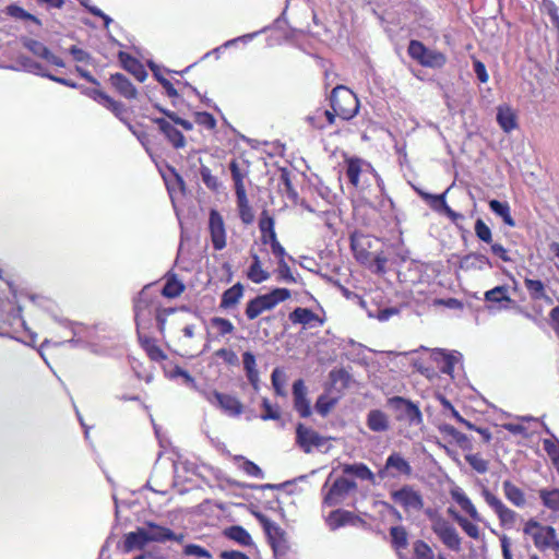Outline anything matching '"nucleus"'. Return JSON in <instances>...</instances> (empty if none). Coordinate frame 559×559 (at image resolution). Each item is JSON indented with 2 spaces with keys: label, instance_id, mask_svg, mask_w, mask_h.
<instances>
[{
  "label": "nucleus",
  "instance_id": "obj_1",
  "mask_svg": "<svg viewBox=\"0 0 559 559\" xmlns=\"http://www.w3.org/2000/svg\"><path fill=\"white\" fill-rule=\"evenodd\" d=\"M183 536H177L171 530L159 526L154 523H148L145 527H139L135 532H130L124 535L118 548L123 554H129L134 550H142L150 543H164L166 540H182Z\"/></svg>",
  "mask_w": 559,
  "mask_h": 559
},
{
  "label": "nucleus",
  "instance_id": "obj_2",
  "mask_svg": "<svg viewBox=\"0 0 559 559\" xmlns=\"http://www.w3.org/2000/svg\"><path fill=\"white\" fill-rule=\"evenodd\" d=\"M330 104L337 117L343 120L352 119L359 109L357 96L343 85H337L332 90Z\"/></svg>",
  "mask_w": 559,
  "mask_h": 559
},
{
  "label": "nucleus",
  "instance_id": "obj_3",
  "mask_svg": "<svg viewBox=\"0 0 559 559\" xmlns=\"http://www.w3.org/2000/svg\"><path fill=\"white\" fill-rule=\"evenodd\" d=\"M407 52L412 59L426 68L440 69L447 63V56L443 52L429 49L419 40H411Z\"/></svg>",
  "mask_w": 559,
  "mask_h": 559
},
{
  "label": "nucleus",
  "instance_id": "obj_4",
  "mask_svg": "<svg viewBox=\"0 0 559 559\" xmlns=\"http://www.w3.org/2000/svg\"><path fill=\"white\" fill-rule=\"evenodd\" d=\"M254 516L262 525L274 555L285 556L289 548L285 531L261 512H254Z\"/></svg>",
  "mask_w": 559,
  "mask_h": 559
},
{
  "label": "nucleus",
  "instance_id": "obj_5",
  "mask_svg": "<svg viewBox=\"0 0 559 559\" xmlns=\"http://www.w3.org/2000/svg\"><path fill=\"white\" fill-rule=\"evenodd\" d=\"M431 530L448 549L455 552L461 551L462 538L450 521L441 515H433L431 518Z\"/></svg>",
  "mask_w": 559,
  "mask_h": 559
},
{
  "label": "nucleus",
  "instance_id": "obj_6",
  "mask_svg": "<svg viewBox=\"0 0 559 559\" xmlns=\"http://www.w3.org/2000/svg\"><path fill=\"white\" fill-rule=\"evenodd\" d=\"M328 484L329 479L323 485L322 491L323 503L329 507H334L342 503L348 497V495L357 488V484L354 480L345 477H338L335 479L331 487L325 491Z\"/></svg>",
  "mask_w": 559,
  "mask_h": 559
},
{
  "label": "nucleus",
  "instance_id": "obj_7",
  "mask_svg": "<svg viewBox=\"0 0 559 559\" xmlns=\"http://www.w3.org/2000/svg\"><path fill=\"white\" fill-rule=\"evenodd\" d=\"M523 533L532 538L537 550L544 552L548 550L551 536L554 537L557 532L550 525H544L536 519H530L524 524Z\"/></svg>",
  "mask_w": 559,
  "mask_h": 559
},
{
  "label": "nucleus",
  "instance_id": "obj_8",
  "mask_svg": "<svg viewBox=\"0 0 559 559\" xmlns=\"http://www.w3.org/2000/svg\"><path fill=\"white\" fill-rule=\"evenodd\" d=\"M388 407L396 414L397 420H406L409 425H420L423 423V415L420 409L412 401L402 396H393L386 401Z\"/></svg>",
  "mask_w": 559,
  "mask_h": 559
},
{
  "label": "nucleus",
  "instance_id": "obj_9",
  "mask_svg": "<svg viewBox=\"0 0 559 559\" xmlns=\"http://www.w3.org/2000/svg\"><path fill=\"white\" fill-rule=\"evenodd\" d=\"M200 393L210 404L221 408L229 416L236 417L242 414L243 406L241 402L233 395L216 390H202Z\"/></svg>",
  "mask_w": 559,
  "mask_h": 559
},
{
  "label": "nucleus",
  "instance_id": "obj_10",
  "mask_svg": "<svg viewBox=\"0 0 559 559\" xmlns=\"http://www.w3.org/2000/svg\"><path fill=\"white\" fill-rule=\"evenodd\" d=\"M413 468L408 461H406L400 452H392L385 461L383 468L378 472L381 479L397 478L401 475L411 476Z\"/></svg>",
  "mask_w": 559,
  "mask_h": 559
},
{
  "label": "nucleus",
  "instance_id": "obj_11",
  "mask_svg": "<svg viewBox=\"0 0 559 559\" xmlns=\"http://www.w3.org/2000/svg\"><path fill=\"white\" fill-rule=\"evenodd\" d=\"M392 499L401 504L405 511H420L424 508V499L419 491L409 485H404L391 493Z\"/></svg>",
  "mask_w": 559,
  "mask_h": 559
},
{
  "label": "nucleus",
  "instance_id": "obj_12",
  "mask_svg": "<svg viewBox=\"0 0 559 559\" xmlns=\"http://www.w3.org/2000/svg\"><path fill=\"white\" fill-rule=\"evenodd\" d=\"M328 442V438L319 435L316 430L298 424L296 427V443L305 453H310L313 448H321Z\"/></svg>",
  "mask_w": 559,
  "mask_h": 559
},
{
  "label": "nucleus",
  "instance_id": "obj_13",
  "mask_svg": "<svg viewBox=\"0 0 559 559\" xmlns=\"http://www.w3.org/2000/svg\"><path fill=\"white\" fill-rule=\"evenodd\" d=\"M209 230L213 248L217 251L226 247V229L222 215L216 210H211L209 215Z\"/></svg>",
  "mask_w": 559,
  "mask_h": 559
},
{
  "label": "nucleus",
  "instance_id": "obj_14",
  "mask_svg": "<svg viewBox=\"0 0 559 559\" xmlns=\"http://www.w3.org/2000/svg\"><path fill=\"white\" fill-rule=\"evenodd\" d=\"M152 285H146L140 293L136 299L134 300V321L136 324L138 331L141 326H144L147 322L151 320L152 310L151 305L152 302H144V296L148 294V290H151Z\"/></svg>",
  "mask_w": 559,
  "mask_h": 559
},
{
  "label": "nucleus",
  "instance_id": "obj_15",
  "mask_svg": "<svg viewBox=\"0 0 559 559\" xmlns=\"http://www.w3.org/2000/svg\"><path fill=\"white\" fill-rule=\"evenodd\" d=\"M326 525L331 531H336L346 525H357L364 521L347 510L337 509L332 511L325 519Z\"/></svg>",
  "mask_w": 559,
  "mask_h": 559
},
{
  "label": "nucleus",
  "instance_id": "obj_16",
  "mask_svg": "<svg viewBox=\"0 0 559 559\" xmlns=\"http://www.w3.org/2000/svg\"><path fill=\"white\" fill-rule=\"evenodd\" d=\"M294 407L302 418L311 415L310 401L307 399V388L301 379L293 384Z\"/></svg>",
  "mask_w": 559,
  "mask_h": 559
},
{
  "label": "nucleus",
  "instance_id": "obj_17",
  "mask_svg": "<svg viewBox=\"0 0 559 559\" xmlns=\"http://www.w3.org/2000/svg\"><path fill=\"white\" fill-rule=\"evenodd\" d=\"M158 126L159 131L165 135L167 141L175 148H182L186 145V139L181 131H179L170 121L164 118L152 119Z\"/></svg>",
  "mask_w": 559,
  "mask_h": 559
},
{
  "label": "nucleus",
  "instance_id": "obj_18",
  "mask_svg": "<svg viewBox=\"0 0 559 559\" xmlns=\"http://www.w3.org/2000/svg\"><path fill=\"white\" fill-rule=\"evenodd\" d=\"M460 267L465 271H484L486 269H491L492 263L486 254L480 252H471L461 259Z\"/></svg>",
  "mask_w": 559,
  "mask_h": 559
},
{
  "label": "nucleus",
  "instance_id": "obj_19",
  "mask_svg": "<svg viewBox=\"0 0 559 559\" xmlns=\"http://www.w3.org/2000/svg\"><path fill=\"white\" fill-rule=\"evenodd\" d=\"M367 170L370 173L374 171V169L372 168V166L370 164L365 163L360 158L353 157V158L347 159V162H346V176H347L349 182L354 187H358L359 175Z\"/></svg>",
  "mask_w": 559,
  "mask_h": 559
},
{
  "label": "nucleus",
  "instance_id": "obj_20",
  "mask_svg": "<svg viewBox=\"0 0 559 559\" xmlns=\"http://www.w3.org/2000/svg\"><path fill=\"white\" fill-rule=\"evenodd\" d=\"M110 83L116 91L128 99H133L138 95V91L130 80L121 73H115L110 75Z\"/></svg>",
  "mask_w": 559,
  "mask_h": 559
},
{
  "label": "nucleus",
  "instance_id": "obj_21",
  "mask_svg": "<svg viewBox=\"0 0 559 559\" xmlns=\"http://www.w3.org/2000/svg\"><path fill=\"white\" fill-rule=\"evenodd\" d=\"M118 57L123 69L133 74L136 80L143 82L146 79L147 73L144 67L135 58L123 51H120Z\"/></svg>",
  "mask_w": 559,
  "mask_h": 559
},
{
  "label": "nucleus",
  "instance_id": "obj_22",
  "mask_svg": "<svg viewBox=\"0 0 559 559\" xmlns=\"http://www.w3.org/2000/svg\"><path fill=\"white\" fill-rule=\"evenodd\" d=\"M485 300L492 304H499L500 309H507L509 304L513 300L509 296V288L507 285L496 286L485 293Z\"/></svg>",
  "mask_w": 559,
  "mask_h": 559
},
{
  "label": "nucleus",
  "instance_id": "obj_23",
  "mask_svg": "<svg viewBox=\"0 0 559 559\" xmlns=\"http://www.w3.org/2000/svg\"><path fill=\"white\" fill-rule=\"evenodd\" d=\"M367 427L373 432H384L390 428L388 415L380 409H371L367 415Z\"/></svg>",
  "mask_w": 559,
  "mask_h": 559
},
{
  "label": "nucleus",
  "instance_id": "obj_24",
  "mask_svg": "<svg viewBox=\"0 0 559 559\" xmlns=\"http://www.w3.org/2000/svg\"><path fill=\"white\" fill-rule=\"evenodd\" d=\"M497 122L507 133L518 128L516 115L509 106H499L497 108Z\"/></svg>",
  "mask_w": 559,
  "mask_h": 559
},
{
  "label": "nucleus",
  "instance_id": "obj_25",
  "mask_svg": "<svg viewBox=\"0 0 559 559\" xmlns=\"http://www.w3.org/2000/svg\"><path fill=\"white\" fill-rule=\"evenodd\" d=\"M288 318L292 323L301 324L304 326H311L313 322L322 324V321L319 319L318 314L308 308L297 307L289 313Z\"/></svg>",
  "mask_w": 559,
  "mask_h": 559
},
{
  "label": "nucleus",
  "instance_id": "obj_26",
  "mask_svg": "<svg viewBox=\"0 0 559 559\" xmlns=\"http://www.w3.org/2000/svg\"><path fill=\"white\" fill-rule=\"evenodd\" d=\"M432 357L442 373L452 376L454 365L459 361V358L455 355L449 354L443 349H436L432 353Z\"/></svg>",
  "mask_w": 559,
  "mask_h": 559
},
{
  "label": "nucleus",
  "instance_id": "obj_27",
  "mask_svg": "<svg viewBox=\"0 0 559 559\" xmlns=\"http://www.w3.org/2000/svg\"><path fill=\"white\" fill-rule=\"evenodd\" d=\"M242 364L249 383L255 391H258L260 378L257 369L255 356L251 352H245L242 354Z\"/></svg>",
  "mask_w": 559,
  "mask_h": 559
},
{
  "label": "nucleus",
  "instance_id": "obj_28",
  "mask_svg": "<svg viewBox=\"0 0 559 559\" xmlns=\"http://www.w3.org/2000/svg\"><path fill=\"white\" fill-rule=\"evenodd\" d=\"M502 489L504 497L516 508H523L526 504L524 491L515 486L511 480H504L502 483Z\"/></svg>",
  "mask_w": 559,
  "mask_h": 559
},
{
  "label": "nucleus",
  "instance_id": "obj_29",
  "mask_svg": "<svg viewBox=\"0 0 559 559\" xmlns=\"http://www.w3.org/2000/svg\"><path fill=\"white\" fill-rule=\"evenodd\" d=\"M229 170L235 186L236 197L246 195L245 178L248 176V169L241 168L236 159L229 164Z\"/></svg>",
  "mask_w": 559,
  "mask_h": 559
},
{
  "label": "nucleus",
  "instance_id": "obj_30",
  "mask_svg": "<svg viewBox=\"0 0 559 559\" xmlns=\"http://www.w3.org/2000/svg\"><path fill=\"white\" fill-rule=\"evenodd\" d=\"M242 296L243 286L241 283H236L223 293L219 307L223 309H230L238 305Z\"/></svg>",
  "mask_w": 559,
  "mask_h": 559
},
{
  "label": "nucleus",
  "instance_id": "obj_31",
  "mask_svg": "<svg viewBox=\"0 0 559 559\" xmlns=\"http://www.w3.org/2000/svg\"><path fill=\"white\" fill-rule=\"evenodd\" d=\"M56 321L66 329H68L72 334V337L66 340L64 342H62V344H70L72 346H76L79 343L82 342V336L84 335V332L86 330V328L82 323L72 322L67 319H56Z\"/></svg>",
  "mask_w": 559,
  "mask_h": 559
},
{
  "label": "nucleus",
  "instance_id": "obj_32",
  "mask_svg": "<svg viewBox=\"0 0 559 559\" xmlns=\"http://www.w3.org/2000/svg\"><path fill=\"white\" fill-rule=\"evenodd\" d=\"M290 290L287 288L277 287L271 292L260 295L269 310L274 309L280 302L290 298Z\"/></svg>",
  "mask_w": 559,
  "mask_h": 559
},
{
  "label": "nucleus",
  "instance_id": "obj_33",
  "mask_svg": "<svg viewBox=\"0 0 559 559\" xmlns=\"http://www.w3.org/2000/svg\"><path fill=\"white\" fill-rule=\"evenodd\" d=\"M224 535L241 546L249 547L253 545L250 534L240 525H233L224 531Z\"/></svg>",
  "mask_w": 559,
  "mask_h": 559
},
{
  "label": "nucleus",
  "instance_id": "obj_34",
  "mask_svg": "<svg viewBox=\"0 0 559 559\" xmlns=\"http://www.w3.org/2000/svg\"><path fill=\"white\" fill-rule=\"evenodd\" d=\"M251 258L252 263L247 271V276L251 282L260 284L266 281L270 274L262 269L260 258L257 253L251 252Z\"/></svg>",
  "mask_w": 559,
  "mask_h": 559
},
{
  "label": "nucleus",
  "instance_id": "obj_35",
  "mask_svg": "<svg viewBox=\"0 0 559 559\" xmlns=\"http://www.w3.org/2000/svg\"><path fill=\"white\" fill-rule=\"evenodd\" d=\"M489 209L499 217L502 218L503 223L510 227L515 226V221L511 216L510 205L508 202H501L499 200L489 201Z\"/></svg>",
  "mask_w": 559,
  "mask_h": 559
},
{
  "label": "nucleus",
  "instance_id": "obj_36",
  "mask_svg": "<svg viewBox=\"0 0 559 559\" xmlns=\"http://www.w3.org/2000/svg\"><path fill=\"white\" fill-rule=\"evenodd\" d=\"M538 496H539L542 503L545 508H547L554 512H559V489L558 488L539 489Z\"/></svg>",
  "mask_w": 559,
  "mask_h": 559
},
{
  "label": "nucleus",
  "instance_id": "obj_37",
  "mask_svg": "<svg viewBox=\"0 0 559 559\" xmlns=\"http://www.w3.org/2000/svg\"><path fill=\"white\" fill-rule=\"evenodd\" d=\"M448 511H449V513L453 514V518L456 521V523L461 526V528L471 538H474V539H479L480 538V531H479V527L476 524L472 523L466 518L462 516L461 514H459L457 512H455L451 508Z\"/></svg>",
  "mask_w": 559,
  "mask_h": 559
},
{
  "label": "nucleus",
  "instance_id": "obj_38",
  "mask_svg": "<svg viewBox=\"0 0 559 559\" xmlns=\"http://www.w3.org/2000/svg\"><path fill=\"white\" fill-rule=\"evenodd\" d=\"M343 471L345 474L354 475L362 480L374 481L373 473L364 463L347 464L344 466Z\"/></svg>",
  "mask_w": 559,
  "mask_h": 559
},
{
  "label": "nucleus",
  "instance_id": "obj_39",
  "mask_svg": "<svg viewBox=\"0 0 559 559\" xmlns=\"http://www.w3.org/2000/svg\"><path fill=\"white\" fill-rule=\"evenodd\" d=\"M267 307L265 302L262 300L261 296L252 298L247 302L245 313L249 320L257 319L262 312L267 311Z\"/></svg>",
  "mask_w": 559,
  "mask_h": 559
},
{
  "label": "nucleus",
  "instance_id": "obj_40",
  "mask_svg": "<svg viewBox=\"0 0 559 559\" xmlns=\"http://www.w3.org/2000/svg\"><path fill=\"white\" fill-rule=\"evenodd\" d=\"M7 13L13 19L22 20V21H31L34 23L37 27L41 26V22L33 14L25 11L23 8L11 4L7 8Z\"/></svg>",
  "mask_w": 559,
  "mask_h": 559
},
{
  "label": "nucleus",
  "instance_id": "obj_41",
  "mask_svg": "<svg viewBox=\"0 0 559 559\" xmlns=\"http://www.w3.org/2000/svg\"><path fill=\"white\" fill-rule=\"evenodd\" d=\"M185 290V285L174 275L165 283L162 295L167 298H176Z\"/></svg>",
  "mask_w": 559,
  "mask_h": 559
},
{
  "label": "nucleus",
  "instance_id": "obj_42",
  "mask_svg": "<svg viewBox=\"0 0 559 559\" xmlns=\"http://www.w3.org/2000/svg\"><path fill=\"white\" fill-rule=\"evenodd\" d=\"M237 198V206L239 211V217L245 224H251L254 219L252 209L249 204V200L246 195H239Z\"/></svg>",
  "mask_w": 559,
  "mask_h": 559
},
{
  "label": "nucleus",
  "instance_id": "obj_43",
  "mask_svg": "<svg viewBox=\"0 0 559 559\" xmlns=\"http://www.w3.org/2000/svg\"><path fill=\"white\" fill-rule=\"evenodd\" d=\"M392 546L395 549H404L407 547V532L403 526H393L390 528Z\"/></svg>",
  "mask_w": 559,
  "mask_h": 559
},
{
  "label": "nucleus",
  "instance_id": "obj_44",
  "mask_svg": "<svg viewBox=\"0 0 559 559\" xmlns=\"http://www.w3.org/2000/svg\"><path fill=\"white\" fill-rule=\"evenodd\" d=\"M453 497L455 501L459 503V506L462 508V510H464L473 520H480V516L475 506L465 493H454Z\"/></svg>",
  "mask_w": 559,
  "mask_h": 559
},
{
  "label": "nucleus",
  "instance_id": "obj_45",
  "mask_svg": "<svg viewBox=\"0 0 559 559\" xmlns=\"http://www.w3.org/2000/svg\"><path fill=\"white\" fill-rule=\"evenodd\" d=\"M543 448L552 461L558 474H559V441L557 439H544Z\"/></svg>",
  "mask_w": 559,
  "mask_h": 559
},
{
  "label": "nucleus",
  "instance_id": "obj_46",
  "mask_svg": "<svg viewBox=\"0 0 559 559\" xmlns=\"http://www.w3.org/2000/svg\"><path fill=\"white\" fill-rule=\"evenodd\" d=\"M200 176L207 189L214 192L218 191L221 182L216 176L212 175L211 169L207 166L201 165Z\"/></svg>",
  "mask_w": 559,
  "mask_h": 559
},
{
  "label": "nucleus",
  "instance_id": "obj_47",
  "mask_svg": "<svg viewBox=\"0 0 559 559\" xmlns=\"http://www.w3.org/2000/svg\"><path fill=\"white\" fill-rule=\"evenodd\" d=\"M210 323L213 328L217 329L219 336L231 334L235 330L234 324L228 319L222 317L211 318Z\"/></svg>",
  "mask_w": 559,
  "mask_h": 559
},
{
  "label": "nucleus",
  "instance_id": "obj_48",
  "mask_svg": "<svg viewBox=\"0 0 559 559\" xmlns=\"http://www.w3.org/2000/svg\"><path fill=\"white\" fill-rule=\"evenodd\" d=\"M23 45L25 48H27L32 53H34L35 56L39 57V58H43V59H47L50 50L40 41L36 40V39H25L23 41Z\"/></svg>",
  "mask_w": 559,
  "mask_h": 559
},
{
  "label": "nucleus",
  "instance_id": "obj_49",
  "mask_svg": "<svg viewBox=\"0 0 559 559\" xmlns=\"http://www.w3.org/2000/svg\"><path fill=\"white\" fill-rule=\"evenodd\" d=\"M21 66L25 71L43 78H47V74H49L41 63L27 57L21 58Z\"/></svg>",
  "mask_w": 559,
  "mask_h": 559
},
{
  "label": "nucleus",
  "instance_id": "obj_50",
  "mask_svg": "<svg viewBox=\"0 0 559 559\" xmlns=\"http://www.w3.org/2000/svg\"><path fill=\"white\" fill-rule=\"evenodd\" d=\"M525 287L533 299H542L545 297V286L539 280L525 278Z\"/></svg>",
  "mask_w": 559,
  "mask_h": 559
},
{
  "label": "nucleus",
  "instance_id": "obj_51",
  "mask_svg": "<svg viewBox=\"0 0 559 559\" xmlns=\"http://www.w3.org/2000/svg\"><path fill=\"white\" fill-rule=\"evenodd\" d=\"M502 526L512 527L518 520V513L506 504L496 513Z\"/></svg>",
  "mask_w": 559,
  "mask_h": 559
},
{
  "label": "nucleus",
  "instance_id": "obj_52",
  "mask_svg": "<svg viewBox=\"0 0 559 559\" xmlns=\"http://www.w3.org/2000/svg\"><path fill=\"white\" fill-rule=\"evenodd\" d=\"M465 461L479 474H485L488 471L489 463L479 453L466 454Z\"/></svg>",
  "mask_w": 559,
  "mask_h": 559
},
{
  "label": "nucleus",
  "instance_id": "obj_53",
  "mask_svg": "<svg viewBox=\"0 0 559 559\" xmlns=\"http://www.w3.org/2000/svg\"><path fill=\"white\" fill-rule=\"evenodd\" d=\"M449 191V189L441 193V194H426L425 195V201L429 204V206L438 212V213H442L443 210L447 207V201H445V194L447 192Z\"/></svg>",
  "mask_w": 559,
  "mask_h": 559
},
{
  "label": "nucleus",
  "instance_id": "obj_54",
  "mask_svg": "<svg viewBox=\"0 0 559 559\" xmlns=\"http://www.w3.org/2000/svg\"><path fill=\"white\" fill-rule=\"evenodd\" d=\"M155 108L163 112L173 123L182 127L185 130L190 131L193 129V123L189 120L180 118L176 112L165 109L159 105H155Z\"/></svg>",
  "mask_w": 559,
  "mask_h": 559
},
{
  "label": "nucleus",
  "instance_id": "obj_55",
  "mask_svg": "<svg viewBox=\"0 0 559 559\" xmlns=\"http://www.w3.org/2000/svg\"><path fill=\"white\" fill-rule=\"evenodd\" d=\"M274 224L275 223H274L273 217L270 216L266 211H263L261 214L260 221H259V228L262 234V242L265 245L269 242V240L266 238V233L275 230Z\"/></svg>",
  "mask_w": 559,
  "mask_h": 559
},
{
  "label": "nucleus",
  "instance_id": "obj_56",
  "mask_svg": "<svg viewBox=\"0 0 559 559\" xmlns=\"http://www.w3.org/2000/svg\"><path fill=\"white\" fill-rule=\"evenodd\" d=\"M414 558L415 559H435V554L431 547L424 540H416L414 543Z\"/></svg>",
  "mask_w": 559,
  "mask_h": 559
},
{
  "label": "nucleus",
  "instance_id": "obj_57",
  "mask_svg": "<svg viewBox=\"0 0 559 559\" xmlns=\"http://www.w3.org/2000/svg\"><path fill=\"white\" fill-rule=\"evenodd\" d=\"M474 229H475V234L479 240H481L483 242H486V243L492 242L491 229L488 227V225L481 218H478L475 222Z\"/></svg>",
  "mask_w": 559,
  "mask_h": 559
},
{
  "label": "nucleus",
  "instance_id": "obj_58",
  "mask_svg": "<svg viewBox=\"0 0 559 559\" xmlns=\"http://www.w3.org/2000/svg\"><path fill=\"white\" fill-rule=\"evenodd\" d=\"M336 401L326 395H320L316 402L314 408L322 416L325 417L334 407Z\"/></svg>",
  "mask_w": 559,
  "mask_h": 559
},
{
  "label": "nucleus",
  "instance_id": "obj_59",
  "mask_svg": "<svg viewBox=\"0 0 559 559\" xmlns=\"http://www.w3.org/2000/svg\"><path fill=\"white\" fill-rule=\"evenodd\" d=\"M271 380H272V385L274 388L275 393L277 395L284 396L286 394V392L284 390L285 374L276 368L272 372Z\"/></svg>",
  "mask_w": 559,
  "mask_h": 559
},
{
  "label": "nucleus",
  "instance_id": "obj_60",
  "mask_svg": "<svg viewBox=\"0 0 559 559\" xmlns=\"http://www.w3.org/2000/svg\"><path fill=\"white\" fill-rule=\"evenodd\" d=\"M481 496L495 513H497L504 506L501 499L490 492V490L486 487L483 488Z\"/></svg>",
  "mask_w": 559,
  "mask_h": 559
},
{
  "label": "nucleus",
  "instance_id": "obj_61",
  "mask_svg": "<svg viewBox=\"0 0 559 559\" xmlns=\"http://www.w3.org/2000/svg\"><path fill=\"white\" fill-rule=\"evenodd\" d=\"M103 106L111 110L115 114V116L118 117L121 121H127L123 118V115L126 114V107L121 102H117L110 96H108V102H105Z\"/></svg>",
  "mask_w": 559,
  "mask_h": 559
},
{
  "label": "nucleus",
  "instance_id": "obj_62",
  "mask_svg": "<svg viewBox=\"0 0 559 559\" xmlns=\"http://www.w3.org/2000/svg\"><path fill=\"white\" fill-rule=\"evenodd\" d=\"M278 277L286 283H296V278L293 275L290 267L286 263L285 259H280L278 262Z\"/></svg>",
  "mask_w": 559,
  "mask_h": 559
},
{
  "label": "nucleus",
  "instance_id": "obj_63",
  "mask_svg": "<svg viewBox=\"0 0 559 559\" xmlns=\"http://www.w3.org/2000/svg\"><path fill=\"white\" fill-rule=\"evenodd\" d=\"M440 430L445 435L452 437L461 447H463L464 442H467V437L460 432L456 428L451 425H443Z\"/></svg>",
  "mask_w": 559,
  "mask_h": 559
},
{
  "label": "nucleus",
  "instance_id": "obj_64",
  "mask_svg": "<svg viewBox=\"0 0 559 559\" xmlns=\"http://www.w3.org/2000/svg\"><path fill=\"white\" fill-rule=\"evenodd\" d=\"M195 122L198 124L204 126L207 129H214L216 127V120L212 114L202 111L195 114Z\"/></svg>",
  "mask_w": 559,
  "mask_h": 559
}]
</instances>
